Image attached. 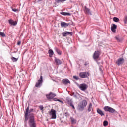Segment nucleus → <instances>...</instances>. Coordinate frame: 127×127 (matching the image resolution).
I'll return each instance as SVG.
<instances>
[{
	"label": "nucleus",
	"mask_w": 127,
	"mask_h": 127,
	"mask_svg": "<svg viewBox=\"0 0 127 127\" xmlns=\"http://www.w3.org/2000/svg\"><path fill=\"white\" fill-rule=\"evenodd\" d=\"M29 125L30 127H36V124L34 121V114L33 113H30L29 115Z\"/></svg>",
	"instance_id": "f257e3e1"
},
{
	"label": "nucleus",
	"mask_w": 127,
	"mask_h": 127,
	"mask_svg": "<svg viewBox=\"0 0 127 127\" xmlns=\"http://www.w3.org/2000/svg\"><path fill=\"white\" fill-rule=\"evenodd\" d=\"M87 104H88L87 100H82L78 106V110L79 111H83L85 107L87 106Z\"/></svg>",
	"instance_id": "f03ea898"
},
{
	"label": "nucleus",
	"mask_w": 127,
	"mask_h": 127,
	"mask_svg": "<svg viewBox=\"0 0 127 127\" xmlns=\"http://www.w3.org/2000/svg\"><path fill=\"white\" fill-rule=\"evenodd\" d=\"M43 77L42 76H41L39 80H38L37 83L35 84V87H36V88H40L41 86H42V83H43Z\"/></svg>",
	"instance_id": "7ed1b4c3"
},
{
	"label": "nucleus",
	"mask_w": 127,
	"mask_h": 127,
	"mask_svg": "<svg viewBox=\"0 0 127 127\" xmlns=\"http://www.w3.org/2000/svg\"><path fill=\"white\" fill-rule=\"evenodd\" d=\"M78 88L81 91H85L88 89V85L86 83H82L78 85Z\"/></svg>",
	"instance_id": "20e7f679"
},
{
	"label": "nucleus",
	"mask_w": 127,
	"mask_h": 127,
	"mask_svg": "<svg viewBox=\"0 0 127 127\" xmlns=\"http://www.w3.org/2000/svg\"><path fill=\"white\" fill-rule=\"evenodd\" d=\"M124 62H125V60L124 59V58H119L116 62V63L117 65H118V66H121L122 64H124Z\"/></svg>",
	"instance_id": "39448f33"
},
{
	"label": "nucleus",
	"mask_w": 127,
	"mask_h": 127,
	"mask_svg": "<svg viewBox=\"0 0 127 127\" xmlns=\"http://www.w3.org/2000/svg\"><path fill=\"white\" fill-rule=\"evenodd\" d=\"M101 53L99 51H95L93 54V57L94 60H97L99 57H100V55Z\"/></svg>",
	"instance_id": "423d86ee"
},
{
	"label": "nucleus",
	"mask_w": 127,
	"mask_h": 127,
	"mask_svg": "<svg viewBox=\"0 0 127 127\" xmlns=\"http://www.w3.org/2000/svg\"><path fill=\"white\" fill-rule=\"evenodd\" d=\"M89 76V72H80L79 73V76L82 79H85V78H88Z\"/></svg>",
	"instance_id": "0eeeda50"
},
{
	"label": "nucleus",
	"mask_w": 127,
	"mask_h": 127,
	"mask_svg": "<svg viewBox=\"0 0 127 127\" xmlns=\"http://www.w3.org/2000/svg\"><path fill=\"white\" fill-rule=\"evenodd\" d=\"M56 96L55 94L53 93L52 92H50L49 94L46 95V97L48 100H52L53 98Z\"/></svg>",
	"instance_id": "6e6552de"
},
{
	"label": "nucleus",
	"mask_w": 127,
	"mask_h": 127,
	"mask_svg": "<svg viewBox=\"0 0 127 127\" xmlns=\"http://www.w3.org/2000/svg\"><path fill=\"white\" fill-rule=\"evenodd\" d=\"M50 115H52V119H56V111L54 109H51Z\"/></svg>",
	"instance_id": "1a4fd4ad"
},
{
	"label": "nucleus",
	"mask_w": 127,
	"mask_h": 127,
	"mask_svg": "<svg viewBox=\"0 0 127 127\" xmlns=\"http://www.w3.org/2000/svg\"><path fill=\"white\" fill-rule=\"evenodd\" d=\"M84 11L85 13V14H88V15H92V13H91V10L90 9L88 8L87 6L84 7Z\"/></svg>",
	"instance_id": "9d476101"
},
{
	"label": "nucleus",
	"mask_w": 127,
	"mask_h": 127,
	"mask_svg": "<svg viewBox=\"0 0 127 127\" xmlns=\"http://www.w3.org/2000/svg\"><path fill=\"white\" fill-rule=\"evenodd\" d=\"M66 100L68 105H70L71 104H73V100L72 98H70V97H67L66 98Z\"/></svg>",
	"instance_id": "9b49d317"
},
{
	"label": "nucleus",
	"mask_w": 127,
	"mask_h": 127,
	"mask_svg": "<svg viewBox=\"0 0 127 127\" xmlns=\"http://www.w3.org/2000/svg\"><path fill=\"white\" fill-rule=\"evenodd\" d=\"M69 34H70V35H72L73 32L65 31L62 33V35L63 37H66L67 35H69Z\"/></svg>",
	"instance_id": "f8f14e48"
},
{
	"label": "nucleus",
	"mask_w": 127,
	"mask_h": 127,
	"mask_svg": "<svg viewBox=\"0 0 127 127\" xmlns=\"http://www.w3.org/2000/svg\"><path fill=\"white\" fill-rule=\"evenodd\" d=\"M55 62L56 63V65H61L62 64V61H61L59 59L56 58V57H55Z\"/></svg>",
	"instance_id": "ddd939ff"
},
{
	"label": "nucleus",
	"mask_w": 127,
	"mask_h": 127,
	"mask_svg": "<svg viewBox=\"0 0 127 127\" xmlns=\"http://www.w3.org/2000/svg\"><path fill=\"white\" fill-rule=\"evenodd\" d=\"M97 113L99 114V115H100L102 117L103 116H105V113H104V112L102 111V110L100 109L99 108H97Z\"/></svg>",
	"instance_id": "4468645a"
},
{
	"label": "nucleus",
	"mask_w": 127,
	"mask_h": 127,
	"mask_svg": "<svg viewBox=\"0 0 127 127\" xmlns=\"http://www.w3.org/2000/svg\"><path fill=\"white\" fill-rule=\"evenodd\" d=\"M70 25V23H67L66 22H62L61 23V27H68Z\"/></svg>",
	"instance_id": "2eb2a0df"
},
{
	"label": "nucleus",
	"mask_w": 127,
	"mask_h": 127,
	"mask_svg": "<svg viewBox=\"0 0 127 127\" xmlns=\"http://www.w3.org/2000/svg\"><path fill=\"white\" fill-rule=\"evenodd\" d=\"M29 111V106H28L25 112V121H28V111Z\"/></svg>",
	"instance_id": "dca6fc26"
},
{
	"label": "nucleus",
	"mask_w": 127,
	"mask_h": 127,
	"mask_svg": "<svg viewBox=\"0 0 127 127\" xmlns=\"http://www.w3.org/2000/svg\"><path fill=\"white\" fill-rule=\"evenodd\" d=\"M8 22L9 24L13 25V26H15V25L17 24V22L13 21L12 19L8 20Z\"/></svg>",
	"instance_id": "f3484780"
},
{
	"label": "nucleus",
	"mask_w": 127,
	"mask_h": 127,
	"mask_svg": "<svg viewBox=\"0 0 127 127\" xmlns=\"http://www.w3.org/2000/svg\"><path fill=\"white\" fill-rule=\"evenodd\" d=\"M62 82L64 85H68V84H70V81L67 79H64L62 80Z\"/></svg>",
	"instance_id": "a211bd4d"
},
{
	"label": "nucleus",
	"mask_w": 127,
	"mask_h": 127,
	"mask_svg": "<svg viewBox=\"0 0 127 127\" xmlns=\"http://www.w3.org/2000/svg\"><path fill=\"white\" fill-rule=\"evenodd\" d=\"M113 26L111 27V31L112 32H116V29H117V25L115 24H112Z\"/></svg>",
	"instance_id": "6ab92c4d"
},
{
	"label": "nucleus",
	"mask_w": 127,
	"mask_h": 127,
	"mask_svg": "<svg viewBox=\"0 0 127 127\" xmlns=\"http://www.w3.org/2000/svg\"><path fill=\"white\" fill-rule=\"evenodd\" d=\"M55 50L58 53V54H59V55H61L62 52H61V51L59 50V49H58L57 47H55Z\"/></svg>",
	"instance_id": "aec40b11"
},
{
	"label": "nucleus",
	"mask_w": 127,
	"mask_h": 127,
	"mask_svg": "<svg viewBox=\"0 0 127 127\" xmlns=\"http://www.w3.org/2000/svg\"><path fill=\"white\" fill-rule=\"evenodd\" d=\"M60 14L62 15H64V16H66L67 15L70 16L71 15V14L70 13H67V12H60Z\"/></svg>",
	"instance_id": "412c9836"
},
{
	"label": "nucleus",
	"mask_w": 127,
	"mask_h": 127,
	"mask_svg": "<svg viewBox=\"0 0 127 127\" xmlns=\"http://www.w3.org/2000/svg\"><path fill=\"white\" fill-rule=\"evenodd\" d=\"M110 106H104L103 107V110L105 111V112H109L110 110Z\"/></svg>",
	"instance_id": "4be33fe9"
},
{
	"label": "nucleus",
	"mask_w": 127,
	"mask_h": 127,
	"mask_svg": "<svg viewBox=\"0 0 127 127\" xmlns=\"http://www.w3.org/2000/svg\"><path fill=\"white\" fill-rule=\"evenodd\" d=\"M115 112H116V110L112 107H110L109 110L108 111L109 113H114Z\"/></svg>",
	"instance_id": "5701e85b"
},
{
	"label": "nucleus",
	"mask_w": 127,
	"mask_h": 127,
	"mask_svg": "<svg viewBox=\"0 0 127 127\" xmlns=\"http://www.w3.org/2000/svg\"><path fill=\"white\" fill-rule=\"evenodd\" d=\"M115 39L116 40H117V41H119V42H122V40H123V39L122 38H120V37H119V36H116L115 37Z\"/></svg>",
	"instance_id": "b1692460"
},
{
	"label": "nucleus",
	"mask_w": 127,
	"mask_h": 127,
	"mask_svg": "<svg viewBox=\"0 0 127 127\" xmlns=\"http://www.w3.org/2000/svg\"><path fill=\"white\" fill-rule=\"evenodd\" d=\"M92 103H90L89 104V105L88 108V112H91V111H92Z\"/></svg>",
	"instance_id": "393cba45"
},
{
	"label": "nucleus",
	"mask_w": 127,
	"mask_h": 127,
	"mask_svg": "<svg viewBox=\"0 0 127 127\" xmlns=\"http://www.w3.org/2000/svg\"><path fill=\"white\" fill-rule=\"evenodd\" d=\"M66 0H55V1L57 3H60V2H64Z\"/></svg>",
	"instance_id": "a878e982"
},
{
	"label": "nucleus",
	"mask_w": 127,
	"mask_h": 127,
	"mask_svg": "<svg viewBox=\"0 0 127 127\" xmlns=\"http://www.w3.org/2000/svg\"><path fill=\"white\" fill-rule=\"evenodd\" d=\"M113 21H114V22H119V21H120V19L116 17H114L113 18Z\"/></svg>",
	"instance_id": "bb28decb"
},
{
	"label": "nucleus",
	"mask_w": 127,
	"mask_h": 127,
	"mask_svg": "<svg viewBox=\"0 0 127 127\" xmlns=\"http://www.w3.org/2000/svg\"><path fill=\"white\" fill-rule=\"evenodd\" d=\"M72 96L75 98V99H78V96H79V94L78 93H72Z\"/></svg>",
	"instance_id": "cd10ccee"
},
{
	"label": "nucleus",
	"mask_w": 127,
	"mask_h": 127,
	"mask_svg": "<svg viewBox=\"0 0 127 127\" xmlns=\"http://www.w3.org/2000/svg\"><path fill=\"white\" fill-rule=\"evenodd\" d=\"M49 55H51V56L53 55V54H54V53L53 52V50H52V49H50L49 50Z\"/></svg>",
	"instance_id": "c85d7f7f"
},
{
	"label": "nucleus",
	"mask_w": 127,
	"mask_h": 127,
	"mask_svg": "<svg viewBox=\"0 0 127 127\" xmlns=\"http://www.w3.org/2000/svg\"><path fill=\"white\" fill-rule=\"evenodd\" d=\"M11 59H12L13 62H16V61H17V58H16L14 57H12L11 58Z\"/></svg>",
	"instance_id": "c756f323"
},
{
	"label": "nucleus",
	"mask_w": 127,
	"mask_h": 127,
	"mask_svg": "<svg viewBox=\"0 0 127 127\" xmlns=\"http://www.w3.org/2000/svg\"><path fill=\"white\" fill-rule=\"evenodd\" d=\"M70 120H71V122L72 124H74L76 122V120L73 117H71Z\"/></svg>",
	"instance_id": "7c9ffc66"
},
{
	"label": "nucleus",
	"mask_w": 127,
	"mask_h": 127,
	"mask_svg": "<svg viewBox=\"0 0 127 127\" xmlns=\"http://www.w3.org/2000/svg\"><path fill=\"white\" fill-rule=\"evenodd\" d=\"M108 124H109V123L106 120L103 122V125L104 126V127H107Z\"/></svg>",
	"instance_id": "2f4dec72"
},
{
	"label": "nucleus",
	"mask_w": 127,
	"mask_h": 127,
	"mask_svg": "<svg viewBox=\"0 0 127 127\" xmlns=\"http://www.w3.org/2000/svg\"><path fill=\"white\" fill-rule=\"evenodd\" d=\"M0 35L1 36H2V37H5V34H4V33L2 32H0Z\"/></svg>",
	"instance_id": "473e14b6"
},
{
	"label": "nucleus",
	"mask_w": 127,
	"mask_h": 127,
	"mask_svg": "<svg viewBox=\"0 0 127 127\" xmlns=\"http://www.w3.org/2000/svg\"><path fill=\"white\" fill-rule=\"evenodd\" d=\"M124 23L125 24H126V23H127V16H126L124 18Z\"/></svg>",
	"instance_id": "72a5a7b5"
},
{
	"label": "nucleus",
	"mask_w": 127,
	"mask_h": 127,
	"mask_svg": "<svg viewBox=\"0 0 127 127\" xmlns=\"http://www.w3.org/2000/svg\"><path fill=\"white\" fill-rule=\"evenodd\" d=\"M73 79H75V80H76V81L80 80V78L77 76H73Z\"/></svg>",
	"instance_id": "f704fd0d"
},
{
	"label": "nucleus",
	"mask_w": 127,
	"mask_h": 127,
	"mask_svg": "<svg viewBox=\"0 0 127 127\" xmlns=\"http://www.w3.org/2000/svg\"><path fill=\"white\" fill-rule=\"evenodd\" d=\"M39 109L41 110V111H42L43 109H44V107H43V105H40L39 106Z\"/></svg>",
	"instance_id": "c9c22d12"
},
{
	"label": "nucleus",
	"mask_w": 127,
	"mask_h": 127,
	"mask_svg": "<svg viewBox=\"0 0 127 127\" xmlns=\"http://www.w3.org/2000/svg\"><path fill=\"white\" fill-rule=\"evenodd\" d=\"M12 11H14V12H17V11H18V9L14 8L12 9Z\"/></svg>",
	"instance_id": "e433bc0d"
},
{
	"label": "nucleus",
	"mask_w": 127,
	"mask_h": 127,
	"mask_svg": "<svg viewBox=\"0 0 127 127\" xmlns=\"http://www.w3.org/2000/svg\"><path fill=\"white\" fill-rule=\"evenodd\" d=\"M30 112H33V109L31 108L30 109V111H28L29 115V114H32V113H30Z\"/></svg>",
	"instance_id": "4c0bfd02"
},
{
	"label": "nucleus",
	"mask_w": 127,
	"mask_h": 127,
	"mask_svg": "<svg viewBox=\"0 0 127 127\" xmlns=\"http://www.w3.org/2000/svg\"><path fill=\"white\" fill-rule=\"evenodd\" d=\"M70 107H72L74 109H75V106H74V104L72 103L70 105Z\"/></svg>",
	"instance_id": "58836bf2"
},
{
	"label": "nucleus",
	"mask_w": 127,
	"mask_h": 127,
	"mask_svg": "<svg viewBox=\"0 0 127 127\" xmlns=\"http://www.w3.org/2000/svg\"><path fill=\"white\" fill-rule=\"evenodd\" d=\"M85 66H88L89 65V63L88 62H86L84 64Z\"/></svg>",
	"instance_id": "ea45409f"
},
{
	"label": "nucleus",
	"mask_w": 127,
	"mask_h": 127,
	"mask_svg": "<svg viewBox=\"0 0 127 127\" xmlns=\"http://www.w3.org/2000/svg\"><path fill=\"white\" fill-rule=\"evenodd\" d=\"M20 44H21V41H18L17 43V45H20Z\"/></svg>",
	"instance_id": "a19ab883"
},
{
	"label": "nucleus",
	"mask_w": 127,
	"mask_h": 127,
	"mask_svg": "<svg viewBox=\"0 0 127 127\" xmlns=\"http://www.w3.org/2000/svg\"><path fill=\"white\" fill-rule=\"evenodd\" d=\"M57 101L58 102H60V103H63V101H61L60 99H58Z\"/></svg>",
	"instance_id": "79ce46f5"
},
{
	"label": "nucleus",
	"mask_w": 127,
	"mask_h": 127,
	"mask_svg": "<svg viewBox=\"0 0 127 127\" xmlns=\"http://www.w3.org/2000/svg\"><path fill=\"white\" fill-rule=\"evenodd\" d=\"M99 70L101 72H102L103 71V70L102 69V68H101V67L99 68Z\"/></svg>",
	"instance_id": "37998d69"
},
{
	"label": "nucleus",
	"mask_w": 127,
	"mask_h": 127,
	"mask_svg": "<svg viewBox=\"0 0 127 127\" xmlns=\"http://www.w3.org/2000/svg\"><path fill=\"white\" fill-rule=\"evenodd\" d=\"M53 100H54V101H57L58 99L57 98H54Z\"/></svg>",
	"instance_id": "c03bdc74"
},
{
	"label": "nucleus",
	"mask_w": 127,
	"mask_h": 127,
	"mask_svg": "<svg viewBox=\"0 0 127 127\" xmlns=\"http://www.w3.org/2000/svg\"><path fill=\"white\" fill-rule=\"evenodd\" d=\"M38 0V1H42V0Z\"/></svg>",
	"instance_id": "a18cd8bd"
},
{
	"label": "nucleus",
	"mask_w": 127,
	"mask_h": 127,
	"mask_svg": "<svg viewBox=\"0 0 127 127\" xmlns=\"http://www.w3.org/2000/svg\"><path fill=\"white\" fill-rule=\"evenodd\" d=\"M53 81H54V82H55V80H53Z\"/></svg>",
	"instance_id": "49530a36"
}]
</instances>
